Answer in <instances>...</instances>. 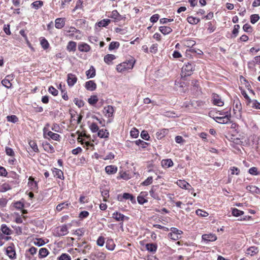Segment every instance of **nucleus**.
Returning <instances> with one entry per match:
<instances>
[{
    "mask_svg": "<svg viewBox=\"0 0 260 260\" xmlns=\"http://www.w3.org/2000/svg\"><path fill=\"white\" fill-rule=\"evenodd\" d=\"M43 5V2L42 1H37L33 2L31 4V6L32 8H35V9H38L41 8Z\"/></svg>",
    "mask_w": 260,
    "mask_h": 260,
    "instance_id": "obj_42",
    "label": "nucleus"
},
{
    "mask_svg": "<svg viewBox=\"0 0 260 260\" xmlns=\"http://www.w3.org/2000/svg\"><path fill=\"white\" fill-rule=\"evenodd\" d=\"M105 243V238L103 236H100L97 241L96 244L98 246L102 247Z\"/></svg>",
    "mask_w": 260,
    "mask_h": 260,
    "instance_id": "obj_59",
    "label": "nucleus"
},
{
    "mask_svg": "<svg viewBox=\"0 0 260 260\" xmlns=\"http://www.w3.org/2000/svg\"><path fill=\"white\" fill-rule=\"evenodd\" d=\"M98 101V98L96 95H92L88 100V102L92 105L95 104Z\"/></svg>",
    "mask_w": 260,
    "mask_h": 260,
    "instance_id": "obj_50",
    "label": "nucleus"
},
{
    "mask_svg": "<svg viewBox=\"0 0 260 260\" xmlns=\"http://www.w3.org/2000/svg\"><path fill=\"white\" fill-rule=\"evenodd\" d=\"M105 171L108 174H114L117 171V167L114 165L107 166L105 167Z\"/></svg>",
    "mask_w": 260,
    "mask_h": 260,
    "instance_id": "obj_21",
    "label": "nucleus"
},
{
    "mask_svg": "<svg viewBox=\"0 0 260 260\" xmlns=\"http://www.w3.org/2000/svg\"><path fill=\"white\" fill-rule=\"evenodd\" d=\"M177 185L183 189H188V186H190V184L185 180H179L177 182Z\"/></svg>",
    "mask_w": 260,
    "mask_h": 260,
    "instance_id": "obj_35",
    "label": "nucleus"
},
{
    "mask_svg": "<svg viewBox=\"0 0 260 260\" xmlns=\"http://www.w3.org/2000/svg\"><path fill=\"white\" fill-rule=\"evenodd\" d=\"M58 260H71V257L70 255L67 253H62L58 257Z\"/></svg>",
    "mask_w": 260,
    "mask_h": 260,
    "instance_id": "obj_57",
    "label": "nucleus"
},
{
    "mask_svg": "<svg viewBox=\"0 0 260 260\" xmlns=\"http://www.w3.org/2000/svg\"><path fill=\"white\" fill-rule=\"evenodd\" d=\"M68 233V229L67 225L64 224L60 226L57 230V234L58 236H63Z\"/></svg>",
    "mask_w": 260,
    "mask_h": 260,
    "instance_id": "obj_15",
    "label": "nucleus"
},
{
    "mask_svg": "<svg viewBox=\"0 0 260 260\" xmlns=\"http://www.w3.org/2000/svg\"><path fill=\"white\" fill-rule=\"evenodd\" d=\"M169 130L166 128H164L159 130L156 133V138L160 140L164 138L168 133Z\"/></svg>",
    "mask_w": 260,
    "mask_h": 260,
    "instance_id": "obj_23",
    "label": "nucleus"
},
{
    "mask_svg": "<svg viewBox=\"0 0 260 260\" xmlns=\"http://www.w3.org/2000/svg\"><path fill=\"white\" fill-rule=\"evenodd\" d=\"M67 31V35L70 37H73L74 32H79V30L76 29L75 27L71 26L69 28V30H68Z\"/></svg>",
    "mask_w": 260,
    "mask_h": 260,
    "instance_id": "obj_43",
    "label": "nucleus"
},
{
    "mask_svg": "<svg viewBox=\"0 0 260 260\" xmlns=\"http://www.w3.org/2000/svg\"><path fill=\"white\" fill-rule=\"evenodd\" d=\"M43 135L44 138H47V136H49L52 140L55 141H59L60 136L59 135L54 133L51 131H48V129L46 127H44L43 129Z\"/></svg>",
    "mask_w": 260,
    "mask_h": 260,
    "instance_id": "obj_5",
    "label": "nucleus"
},
{
    "mask_svg": "<svg viewBox=\"0 0 260 260\" xmlns=\"http://www.w3.org/2000/svg\"><path fill=\"white\" fill-rule=\"evenodd\" d=\"M248 173L252 175H258L259 174L257 168L254 167L250 168L248 170Z\"/></svg>",
    "mask_w": 260,
    "mask_h": 260,
    "instance_id": "obj_54",
    "label": "nucleus"
},
{
    "mask_svg": "<svg viewBox=\"0 0 260 260\" xmlns=\"http://www.w3.org/2000/svg\"><path fill=\"white\" fill-rule=\"evenodd\" d=\"M89 128L90 129V131L92 132V133H96V132H98V131H99V127L98 126V125L96 124V123L93 122V123H92L90 126H89Z\"/></svg>",
    "mask_w": 260,
    "mask_h": 260,
    "instance_id": "obj_56",
    "label": "nucleus"
},
{
    "mask_svg": "<svg viewBox=\"0 0 260 260\" xmlns=\"http://www.w3.org/2000/svg\"><path fill=\"white\" fill-rule=\"evenodd\" d=\"M171 232L168 234V237L174 241H176L181 237L183 232L178 230L176 228H171L170 229Z\"/></svg>",
    "mask_w": 260,
    "mask_h": 260,
    "instance_id": "obj_4",
    "label": "nucleus"
},
{
    "mask_svg": "<svg viewBox=\"0 0 260 260\" xmlns=\"http://www.w3.org/2000/svg\"><path fill=\"white\" fill-rule=\"evenodd\" d=\"M77 44L75 42L71 41L68 42L67 50L69 52H74L76 50Z\"/></svg>",
    "mask_w": 260,
    "mask_h": 260,
    "instance_id": "obj_22",
    "label": "nucleus"
},
{
    "mask_svg": "<svg viewBox=\"0 0 260 260\" xmlns=\"http://www.w3.org/2000/svg\"><path fill=\"white\" fill-rule=\"evenodd\" d=\"M247 105L255 109H260V103L257 100H250V101L247 103Z\"/></svg>",
    "mask_w": 260,
    "mask_h": 260,
    "instance_id": "obj_27",
    "label": "nucleus"
},
{
    "mask_svg": "<svg viewBox=\"0 0 260 260\" xmlns=\"http://www.w3.org/2000/svg\"><path fill=\"white\" fill-rule=\"evenodd\" d=\"M86 75L88 78H92L95 76V69L93 66H91L90 69L86 72Z\"/></svg>",
    "mask_w": 260,
    "mask_h": 260,
    "instance_id": "obj_29",
    "label": "nucleus"
},
{
    "mask_svg": "<svg viewBox=\"0 0 260 260\" xmlns=\"http://www.w3.org/2000/svg\"><path fill=\"white\" fill-rule=\"evenodd\" d=\"M116 58L113 54H109L104 56V60L107 64H112V61Z\"/></svg>",
    "mask_w": 260,
    "mask_h": 260,
    "instance_id": "obj_25",
    "label": "nucleus"
},
{
    "mask_svg": "<svg viewBox=\"0 0 260 260\" xmlns=\"http://www.w3.org/2000/svg\"><path fill=\"white\" fill-rule=\"evenodd\" d=\"M52 172L54 177H56L61 180L64 179L63 173L61 170L54 168L52 169Z\"/></svg>",
    "mask_w": 260,
    "mask_h": 260,
    "instance_id": "obj_20",
    "label": "nucleus"
},
{
    "mask_svg": "<svg viewBox=\"0 0 260 260\" xmlns=\"http://www.w3.org/2000/svg\"><path fill=\"white\" fill-rule=\"evenodd\" d=\"M232 214L234 216L238 217L243 215L244 214V212L234 208L232 209Z\"/></svg>",
    "mask_w": 260,
    "mask_h": 260,
    "instance_id": "obj_45",
    "label": "nucleus"
},
{
    "mask_svg": "<svg viewBox=\"0 0 260 260\" xmlns=\"http://www.w3.org/2000/svg\"><path fill=\"white\" fill-rule=\"evenodd\" d=\"M112 217L117 221H121L120 224L122 225L123 224V221L125 219L127 220L128 219V217L117 211L113 213Z\"/></svg>",
    "mask_w": 260,
    "mask_h": 260,
    "instance_id": "obj_8",
    "label": "nucleus"
},
{
    "mask_svg": "<svg viewBox=\"0 0 260 260\" xmlns=\"http://www.w3.org/2000/svg\"><path fill=\"white\" fill-rule=\"evenodd\" d=\"M6 253L10 258L12 259L16 258V252L13 244L7 248Z\"/></svg>",
    "mask_w": 260,
    "mask_h": 260,
    "instance_id": "obj_10",
    "label": "nucleus"
},
{
    "mask_svg": "<svg viewBox=\"0 0 260 260\" xmlns=\"http://www.w3.org/2000/svg\"><path fill=\"white\" fill-rule=\"evenodd\" d=\"M141 137L143 139L145 140H149V139L150 138L148 133L146 131H143L141 132Z\"/></svg>",
    "mask_w": 260,
    "mask_h": 260,
    "instance_id": "obj_62",
    "label": "nucleus"
},
{
    "mask_svg": "<svg viewBox=\"0 0 260 260\" xmlns=\"http://www.w3.org/2000/svg\"><path fill=\"white\" fill-rule=\"evenodd\" d=\"M136 62V59L132 56H129L125 61L118 64L116 67L117 72L122 73L132 70Z\"/></svg>",
    "mask_w": 260,
    "mask_h": 260,
    "instance_id": "obj_1",
    "label": "nucleus"
},
{
    "mask_svg": "<svg viewBox=\"0 0 260 260\" xmlns=\"http://www.w3.org/2000/svg\"><path fill=\"white\" fill-rule=\"evenodd\" d=\"M85 87L89 91H94L96 88V83L92 80H90L85 83Z\"/></svg>",
    "mask_w": 260,
    "mask_h": 260,
    "instance_id": "obj_17",
    "label": "nucleus"
},
{
    "mask_svg": "<svg viewBox=\"0 0 260 260\" xmlns=\"http://www.w3.org/2000/svg\"><path fill=\"white\" fill-rule=\"evenodd\" d=\"M161 164L163 168H168L172 167L174 163L171 159H166L162 160Z\"/></svg>",
    "mask_w": 260,
    "mask_h": 260,
    "instance_id": "obj_24",
    "label": "nucleus"
},
{
    "mask_svg": "<svg viewBox=\"0 0 260 260\" xmlns=\"http://www.w3.org/2000/svg\"><path fill=\"white\" fill-rule=\"evenodd\" d=\"M212 103L214 105L218 106H222L224 105V102L222 101L219 95L216 93H213L212 95Z\"/></svg>",
    "mask_w": 260,
    "mask_h": 260,
    "instance_id": "obj_7",
    "label": "nucleus"
},
{
    "mask_svg": "<svg viewBox=\"0 0 260 260\" xmlns=\"http://www.w3.org/2000/svg\"><path fill=\"white\" fill-rule=\"evenodd\" d=\"M94 256L97 260H104L106 257V254L102 252H98L94 254Z\"/></svg>",
    "mask_w": 260,
    "mask_h": 260,
    "instance_id": "obj_47",
    "label": "nucleus"
},
{
    "mask_svg": "<svg viewBox=\"0 0 260 260\" xmlns=\"http://www.w3.org/2000/svg\"><path fill=\"white\" fill-rule=\"evenodd\" d=\"M48 91L54 96H56L58 94V90L52 86L49 87Z\"/></svg>",
    "mask_w": 260,
    "mask_h": 260,
    "instance_id": "obj_63",
    "label": "nucleus"
},
{
    "mask_svg": "<svg viewBox=\"0 0 260 260\" xmlns=\"http://www.w3.org/2000/svg\"><path fill=\"white\" fill-rule=\"evenodd\" d=\"M65 25V18H58L55 20V26L57 29L62 28Z\"/></svg>",
    "mask_w": 260,
    "mask_h": 260,
    "instance_id": "obj_16",
    "label": "nucleus"
},
{
    "mask_svg": "<svg viewBox=\"0 0 260 260\" xmlns=\"http://www.w3.org/2000/svg\"><path fill=\"white\" fill-rule=\"evenodd\" d=\"M7 120L9 122L15 123L18 121V118L14 115L7 116Z\"/></svg>",
    "mask_w": 260,
    "mask_h": 260,
    "instance_id": "obj_46",
    "label": "nucleus"
},
{
    "mask_svg": "<svg viewBox=\"0 0 260 260\" xmlns=\"http://www.w3.org/2000/svg\"><path fill=\"white\" fill-rule=\"evenodd\" d=\"M135 143L137 145L141 146V147L143 148H146L148 145V144L147 142H144V141L141 140L140 139L135 141Z\"/></svg>",
    "mask_w": 260,
    "mask_h": 260,
    "instance_id": "obj_48",
    "label": "nucleus"
},
{
    "mask_svg": "<svg viewBox=\"0 0 260 260\" xmlns=\"http://www.w3.org/2000/svg\"><path fill=\"white\" fill-rule=\"evenodd\" d=\"M115 245L112 240H109L106 242V247L107 249L112 251L114 249Z\"/></svg>",
    "mask_w": 260,
    "mask_h": 260,
    "instance_id": "obj_40",
    "label": "nucleus"
},
{
    "mask_svg": "<svg viewBox=\"0 0 260 260\" xmlns=\"http://www.w3.org/2000/svg\"><path fill=\"white\" fill-rule=\"evenodd\" d=\"M120 44L118 42H112L109 46V50H112L117 49L119 47Z\"/></svg>",
    "mask_w": 260,
    "mask_h": 260,
    "instance_id": "obj_49",
    "label": "nucleus"
},
{
    "mask_svg": "<svg viewBox=\"0 0 260 260\" xmlns=\"http://www.w3.org/2000/svg\"><path fill=\"white\" fill-rule=\"evenodd\" d=\"M109 17L114 19V21L116 22L120 21L125 18V17L121 15L116 10H113L111 12V15L109 16Z\"/></svg>",
    "mask_w": 260,
    "mask_h": 260,
    "instance_id": "obj_11",
    "label": "nucleus"
},
{
    "mask_svg": "<svg viewBox=\"0 0 260 260\" xmlns=\"http://www.w3.org/2000/svg\"><path fill=\"white\" fill-rule=\"evenodd\" d=\"M1 231L4 234L7 235L11 234V230L6 224L2 225Z\"/></svg>",
    "mask_w": 260,
    "mask_h": 260,
    "instance_id": "obj_44",
    "label": "nucleus"
},
{
    "mask_svg": "<svg viewBox=\"0 0 260 260\" xmlns=\"http://www.w3.org/2000/svg\"><path fill=\"white\" fill-rule=\"evenodd\" d=\"M202 238L203 241L206 243H208L209 242L215 241L217 239L216 236L213 234H204L202 235Z\"/></svg>",
    "mask_w": 260,
    "mask_h": 260,
    "instance_id": "obj_9",
    "label": "nucleus"
},
{
    "mask_svg": "<svg viewBox=\"0 0 260 260\" xmlns=\"http://www.w3.org/2000/svg\"><path fill=\"white\" fill-rule=\"evenodd\" d=\"M122 198L125 200H130L133 203H136L135 197L129 193H124L122 195Z\"/></svg>",
    "mask_w": 260,
    "mask_h": 260,
    "instance_id": "obj_39",
    "label": "nucleus"
},
{
    "mask_svg": "<svg viewBox=\"0 0 260 260\" xmlns=\"http://www.w3.org/2000/svg\"><path fill=\"white\" fill-rule=\"evenodd\" d=\"M114 108L112 106L108 105L104 108L103 113L108 117L112 116Z\"/></svg>",
    "mask_w": 260,
    "mask_h": 260,
    "instance_id": "obj_18",
    "label": "nucleus"
},
{
    "mask_svg": "<svg viewBox=\"0 0 260 260\" xmlns=\"http://www.w3.org/2000/svg\"><path fill=\"white\" fill-rule=\"evenodd\" d=\"M78 49L79 51L82 52H88L90 49V46L87 43L84 42H80L78 44Z\"/></svg>",
    "mask_w": 260,
    "mask_h": 260,
    "instance_id": "obj_12",
    "label": "nucleus"
},
{
    "mask_svg": "<svg viewBox=\"0 0 260 260\" xmlns=\"http://www.w3.org/2000/svg\"><path fill=\"white\" fill-rule=\"evenodd\" d=\"M146 248L148 251L154 253L156 251L157 246L154 243H148L146 245Z\"/></svg>",
    "mask_w": 260,
    "mask_h": 260,
    "instance_id": "obj_31",
    "label": "nucleus"
},
{
    "mask_svg": "<svg viewBox=\"0 0 260 260\" xmlns=\"http://www.w3.org/2000/svg\"><path fill=\"white\" fill-rule=\"evenodd\" d=\"M29 145L35 152H39V149H38V146L35 141H30L29 142Z\"/></svg>",
    "mask_w": 260,
    "mask_h": 260,
    "instance_id": "obj_52",
    "label": "nucleus"
},
{
    "mask_svg": "<svg viewBox=\"0 0 260 260\" xmlns=\"http://www.w3.org/2000/svg\"><path fill=\"white\" fill-rule=\"evenodd\" d=\"M183 45L187 47L192 49L191 47L196 44V42L190 39H184L183 41Z\"/></svg>",
    "mask_w": 260,
    "mask_h": 260,
    "instance_id": "obj_32",
    "label": "nucleus"
},
{
    "mask_svg": "<svg viewBox=\"0 0 260 260\" xmlns=\"http://www.w3.org/2000/svg\"><path fill=\"white\" fill-rule=\"evenodd\" d=\"M243 29L244 31L247 32H252V27L251 25H250L249 24H245L243 26Z\"/></svg>",
    "mask_w": 260,
    "mask_h": 260,
    "instance_id": "obj_64",
    "label": "nucleus"
},
{
    "mask_svg": "<svg viewBox=\"0 0 260 260\" xmlns=\"http://www.w3.org/2000/svg\"><path fill=\"white\" fill-rule=\"evenodd\" d=\"M196 213L197 215L201 217H206L209 215V214L207 212L203 211L201 209L197 210Z\"/></svg>",
    "mask_w": 260,
    "mask_h": 260,
    "instance_id": "obj_55",
    "label": "nucleus"
},
{
    "mask_svg": "<svg viewBox=\"0 0 260 260\" xmlns=\"http://www.w3.org/2000/svg\"><path fill=\"white\" fill-rule=\"evenodd\" d=\"M205 105V102L202 101H191V106L194 107H202Z\"/></svg>",
    "mask_w": 260,
    "mask_h": 260,
    "instance_id": "obj_38",
    "label": "nucleus"
},
{
    "mask_svg": "<svg viewBox=\"0 0 260 260\" xmlns=\"http://www.w3.org/2000/svg\"><path fill=\"white\" fill-rule=\"evenodd\" d=\"M195 65L193 63L187 62L185 63L182 68L181 77L185 78L192 75L193 71L194 70Z\"/></svg>",
    "mask_w": 260,
    "mask_h": 260,
    "instance_id": "obj_2",
    "label": "nucleus"
},
{
    "mask_svg": "<svg viewBox=\"0 0 260 260\" xmlns=\"http://www.w3.org/2000/svg\"><path fill=\"white\" fill-rule=\"evenodd\" d=\"M14 79V75L13 74L8 75L6 76L5 79L2 80L1 83L2 85L7 88H10L12 86V83L10 81Z\"/></svg>",
    "mask_w": 260,
    "mask_h": 260,
    "instance_id": "obj_6",
    "label": "nucleus"
},
{
    "mask_svg": "<svg viewBox=\"0 0 260 260\" xmlns=\"http://www.w3.org/2000/svg\"><path fill=\"white\" fill-rule=\"evenodd\" d=\"M159 31L165 35L169 34L172 31V29L168 26H160L159 27Z\"/></svg>",
    "mask_w": 260,
    "mask_h": 260,
    "instance_id": "obj_33",
    "label": "nucleus"
},
{
    "mask_svg": "<svg viewBox=\"0 0 260 260\" xmlns=\"http://www.w3.org/2000/svg\"><path fill=\"white\" fill-rule=\"evenodd\" d=\"M158 189V185H153L152 186L151 190H150V194L153 199L157 200H160V198L158 194L156 192V190Z\"/></svg>",
    "mask_w": 260,
    "mask_h": 260,
    "instance_id": "obj_14",
    "label": "nucleus"
},
{
    "mask_svg": "<svg viewBox=\"0 0 260 260\" xmlns=\"http://www.w3.org/2000/svg\"><path fill=\"white\" fill-rule=\"evenodd\" d=\"M5 151L6 154L9 156H14L15 155V153L13 150L10 147H6L5 148Z\"/></svg>",
    "mask_w": 260,
    "mask_h": 260,
    "instance_id": "obj_61",
    "label": "nucleus"
},
{
    "mask_svg": "<svg viewBox=\"0 0 260 260\" xmlns=\"http://www.w3.org/2000/svg\"><path fill=\"white\" fill-rule=\"evenodd\" d=\"M102 196L103 197V201L106 202L107 199L109 198V191L107 189L101 191Z\"/></svg>",
    "mask_w": 260,
    "mask_h": 260,
    "instance_id": "obj_60",
    "label": "nucleus"
},
{
    "mask_svg": "<svg viewBox=\"0 0 260 260\" xmlns=\"http://www.w3.org/2000/svg\"><path fill=\"white\" fill-rule=\"evenodd\" d=\"M11 188L12 187L9 184L5 183L0 185V192H5L11 189Z\"/></svg>",
    "mask_w": 260,
    "mask_h": 260,
    "instance_id": "obj_37",
    "label": "nucleus"
},
{
    "mask_svg": "<svg viewBox=\"0 0 260 260\" xmlns=\"http://www.w3.org/2000/svg\"><path fill=\"white\" fill-rule=\"evenodd\" d=\"M41 45L42 48L45 50L48 49L49 47V44L48 42L46 39L44 38L41 41Z\"/></svg>",
    "mask_w": 260,
    "mask_h": 260,
    "instance_id": "obj_53",
    "label": "nucleus"
},
{
    "mask_svg": "<svg viewBox=\"0 0 260 260\" xmlns=\"http://www.w3.org/2000/svg\"><path fill=\"white\" fill-rule=\"evenodd\" d=\"M111 22V20L109 19H104L96 23L100 27H106Z\"/></svg>",
    "mask_w": 260,
    "mask_h": 260,
    "instance_id": "obj_34",
    "label": "nucleus"
},
{
    "mask_svg": "<svg viewBox=\"0 0 260 260\" xmlns=\"http://www.w3.org/2000/svg\"><path fill=\"white\" fill-rule=\"evenodd\" d=\"M49 253L48 250L46 248H41L39 250V257L43 258L46 257Z\"/></svg>",
    "mask_w": 260,
    "mask_h": 260,
    "instance_id": "obj_28",
    "label": "nucleus"
},
{
    "mask_svg": "<svg viewBox=\"0 0 260 260\" xmlns=\"http://www.w3.org/2000/svg\"><path fill=\"white\" fill-rule=\"evenodd\" d=\"M42 146L44 150L48 153H53L55 152L54 147L48 142H43Z\"/></svg>",
    "mask_w": 260,
    "mask_h": 260,
    "instance_id": "obj_19",
    "label": "nucleus"
},
{
    "mask_svg": "<svg viewBox=\"0 0 260 260\" xmlns=\"http://www.w3.org/2000/svg\"><path fill=\"white\" fill-rule=\"evenodd\" d=\"M231 108L226 111V116L216 117L215 120L219 123L220 124H227L231 123Z\"/></svg>",
    "mask_w": 260,
    "mask_h": 260,
    "instance_id": "obj_3",
    "label": "nucleus"
},
{
    "mask_svg": "<svg viewBox=\"0 0 260 260\" xmlns=\"http://www.w3.org/2000/svg\"><path fill=\"white\" fill-rule=\"evenodd\" d=\"M98 136L101 138H108L109 136V133L108 130L102 129L98 132Z\"/></svg>",
    "mask_w": 260,
    "mask_h": 260,
    "instance_id": "obj_26",
    "label": "nucleus"
},
{
    "mask_svg": "<svg viewBox=\"0 0 260 260\" xmlns=\"http://www.w3.org/2000/svg\"><path fill=\"white\" fill-rule=\"evenodd\" d=\"M259 19L258 14H252L250 16V22L252 24L255 23Z\"/></svg>",
    "mask_w": 260,
    "mask_h": 260,
    "instance_id": "obj_51",
    "label": "nucleus"
},
{
    "mask_svg": "<svg viewBox=\"0 0 260 260\" xmlns=\"http://www.w3.org/2000/svg\"><path fill=\"white\" fill-rule=\"evenodd\" d=\"M77 78L75 75L72 73L68 74L67 83L70 87H72L77 82Z\"/></svg>",
    "mask_w": 260,
    "mask_h": 260,
    "instance_id": "obj_13",
    "label": "nucleus"
},
{
    "mask_svg": "<svg viewBox=\"0 0 260 260\" xmlns=\"http://www.w3.org/2000/svg\"><path fill=\"white\" fill-rule=\"evenodd\" d=\"M258 251L257 247L252 246L247 249L246 252V254L250 255L251 256L254 255L255 254L257 253Z\"/></svg>",
    "mask_w": 260,
    "mask_h": 260,
    "instance_id": "obj_36",
    "label": "nucleus"
},
{
    "mask_svg": "<svg viewBox=\"0 0 260 260\" xmlns=\"http://www.w3.org/2000/svg\"><path fill=\"white\" fill-rule=\"evenodd\" d=\"M70 204H71L70 203H68V202H63V203L59 204L56 206V210L58 211H60L63 209L68 207Z\"/></svg>",
    "mask_w": 260,
    "mask_h": 260,
    "instance_id": "obj_41",
    "label": "nucleus"
},
{
    "mask_svg": "<svg viewBox=\"0 0 260 260\" xmlns=\"http://www.w3.org/2000/svg\"><path fill=\"white\" fill-rule=\"evenodd\" d=\"M246 189L252 193H260V189L256 186L254 185H248L246 187Z\"/></svg>",
    "mask_w": 260,
    "mask_h": 260,
    "instance_id": "obj_30",
    "label": "nucleus"
},
{
    "mask_svg": "<svg viewBox=\"0 0 260 260\" xmlns=\"http://www.w3.org/2000/svg\"><path fill=\"white\" fill-rule=\"evenodd\" d=\"M131 136L134 138L138 137L139 132L136 128H133L130 132Z\"/></svg>",
    "mask_w": 260,
    "mask_h": 260,
    "instance_id": "obj_58",
    "label": "nucleus"
}]
</instances>
